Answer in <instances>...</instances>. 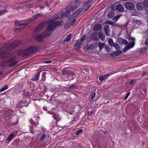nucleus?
<instances>
[{"instance_id": "ea45409f", "label": "nucleus", "mask_w": 148, "mask_h": 148, "mask_svg": "<svg viewBox=\"0 0 148 148\" xmlns=\"http://www.w3.org/2000/svg\"><path fill=\"white\" fill-rule=\"evenodd\" d=\"M104 43H101L99 42L98 44V47H99L100 51H101L103 47L104 46Z\"/></svg>"}, {"instance_id": "6e6552de", "label": "nucleus", "mask_w": 148, "mask_h": 148, "mask_svg": "<svg viewBox=\"0 0 148 148\" xmlns=\"http://www.w3.org/2000/svg\"><path fill=\"white\" fill-rule=\"evenodd\" d=\"M125 8L129 10H133L135 8L134 4L131 2H127L124 4Z\"/></svg>"}, {"instance_id": "09e8293b", "label": "nucleus", "mask_w": 148, "mask_h": 148, "mask_svg": "<svg viewBox=\"0 0 148 148\" xmlns=\"http://www.w3.org/2000/svg\"><path fill=\"white\" fill-rule=\"evenodd\" d=\"M147 48H141L139 51V52L141 53H143L145 52Z\"/></svg>"}, {"instance_id": "aec40b11", "label": "nucleus", "mask_w": 148, "mask_h": 148, "mask_svg": "<svg viewBox=\"0 0 148 148\" xmlns=\"http://www.w3.org/2000/svg\"><path fill=\"white\" fill-rule=\"evenodd\" d=\"M82 44V41L78 39L75 43L74 46L76 48L79 49L80 48Z\"/></svg>"}, {"instance_id": "bf43d9fd", "label": "nucleus", "mask_w": 148, "mask_h": 148, "mask_svg": "<svg viewBox=\"0 0 148 148\" xmlns=\"http://www.w3.org/2000/svg\"><path fill=\"white\" fill-rule=\"evenodd\" d=\"M73 20V21L71 22V24L72 25H74L76 23V20L75 19V18H74V19L73 18L72 20Z\"/></svg>"}, {"instance_id": "a18cd8bd", "label": "nucleus", "mask_w": 148, "mask_h": 148, "mask_svg": "<svg viewBox=\"0 0 148 148\" xmlns=\"http://www.w3.org/2000/svg\"><path fill=\"white\" fill-rule=\"evenodd\" d=\"M17 54L18 56H24V51H20L17 52Z\"/></svg>"}, {"instance_id": "f257e3e1", "label": "nucleus", "mask_w": 148, "mask_h": 148, "mask_svg": "<svg viewBox=\"0 0 148 148\" xmlns=\"http://www.w3.org/2000/svg\"><path fill=\"white\" fill-rule=\"evenodd\" d=\"M19 45L17 42H14L6 46V48H3L0 50L1 57L4 58L8 57L10 55V52L9 51L8 48L10 47L14 48Z\"/></svg>"}, {"instance_id": "7c9ffc66", "label": "nucleus", "mask_w": 148, "mask_h": 148, "mask_svg": "<svg viewBox=\"0 0 148 148\" xmlns=\"http://www.w3.org/2000/svg\"><path fill=\"white\" fill-rule=\"evenodd\" d=\"M122 15L121 14H119L115 16L113 18V20L114 22H116L117 21V19L119 18Z\"/></svg>"}, {"instance_id": "8fccbe9b", "label": "nucleus", "mask_w": 148, "mask_h": 148, "mask_svg": "<svg viewBox=\"0 0 148 148\" xmlns=\"http://www.w3.org/2000/svg\"><path fill=\"white\" fill-rule=\"evenodd\" d=\"M46 135L45 134H43L42 136L40 137V140L41 141H43L44 139L46 138Z\"/></svg>"}, {"instance_id": "6e6d98bb", "label": "nucleus", "mask_w": 148, "mask_h": 148, "mask_svg": "<svg viewBox=\"0 0 148 148\" xmlns=\"http://www.w3.org/2000/svg\"><path fill=\"white\" fill-rule=\"evenodd\" d=\"M46 73H42V80L44 81L45 79V74Z\"/></svg>"}, {"instance_id": "bb28decb", "label": "nucleus", "mask_w": 148, "mask_h": 148, "mask_svg": "<svg viewBox=\"0 0 148 148\" xmlns=\"http://www.w3.org/2000/svg\"><path fill=\"white\" fill-rule=\"evenodd\" d=\"M43 35L42 34H40L36 36V38L38 41L39 42H42V36Z\"/></svg>"}, {"instance_id": "052dcab7", "label": "nucleus", "mask_w": 148, "mask_h": 148, "mask_svg": "<svg viewBox=\"0 0 148 148\" xmlns=\"http://www.w3.org/2000/svg\"><path fill=\"white\" fill-rule=\"evenodd\" d=\"M105 49L107 52H109L110 51V49L108 46L105 47Z\"/></svg>"}, {"instance_id": "423d86ee", "label": "nucleus", "mask_w": 148, "mask_h": 148, "mask_svg": "<svg viewBox=\"0 0 148 148\" xmlns=\"http://www.w3.org/2000/svg\"><path fill=\"white\" fill-rule=\"evenodd\" d=\"M16 58L15 57H12L8 59L7 61V62L10 63L8 64V66L10 67H12L15 65L18 62L17 61H14Z\"/></svg>"}, {"instance_id": "4be33fe9", "label": "nucleus", "mask_w": 148, "mask_h": 148, "mask_svg": "<svg viewBox=\"0 0 148 148\" xmlns=\"http://www.w3.org/2000/svg\"><path fill=\"white\" fill-rule=\"evenodd\" d=\"M66 75L68 76V79H69L70 76L75 75V74L74 73L71 71L70 70H68L66 71Z\"/></svg>"}, {"instance_id": "4468645a", "label": "nucleus", "mask_w": 148, "mask_h": 148, "mask_svg": "<svg viewBox=\"0 0 148 148\" xmlns=\"http://www.w3.org/2000/svg\"><path fill=\"white\" fill-rule=\"evenodd\" d=\"M117 41L118 43L121 45L123 44H128V42L126 40L123 39L121 38H118Z\"/></svg>"}, {"instance_id": "f8f14e48", "label": "nucleus", "mask_w": 148, "mask_h": 148, "mask_svg": "<svg viewBox=\"0 0 148 148\" xmlns=\"http://www.w3.org/2000/svg\"><path fill=\"white\" fill-rule=\"evenodd\" d=\"M90 38L93 40H97L98 38L97 32H95L92 33L90 35Z\"/></svg>"}, {"instance_id": "ddd939ff", "label": "nucleus", "mask_w": 148, "mask_h": 148, "mask_svg": "<svg viewBox=\"0 0 148 148\" xmlns=\"http://www.w3.org/2000/svg\"><path fill=\"white\" fill-rule=\"evenodd\" d=\"M14 22L15 25L18 26H21L23 25H27L29 24V22H27V21L24 23H21L17 20H15Z\"/></svg>"}, {"instance_id": "f03ea898", "label": "nucleus", "mask_w": 148, "mask_h": 148, "mask_svg": "<svg viewBox=\"0 0 148 148\" xmlns=\"http://www.w3.org/2000/svg\"><path fill=\"white\" fill-rule=\"evenodd\" d=\"M51 26L49 24L47 27L46 30L42 33V35L44 37H47L50 36L54 30Z\"/></svg>"}, {"instance_id": "e433bc0d", "label": "nucleus", "mask_w": 148, "mask_h": 148, "mask_svg": "<svg viewBox=\"0 0 148 148\" xmlns=\"http://www.w3.org/2000/svg\"><path fill=\"white\" fill-rule=\"evenodd\" d=\"M6 8V7H5V9L4 10H3L0 11V16L8 12V10H7L5 9Z\"/></svg>"}, {"instance_id": "37998d69", "label": "nucleus", "mask_w": 148, "mask_h": 148, "mask_svg": "<svg viewBox=\"0 0 148 148\" xmlns=\"http://www.w3.org/2000/svg\"><path fill=\"white\" fill-rule=\"evenodd\" d=\"M56 19H57V18H55L54 19H49L47 21V23L48 24H50V23L51 24V23H54V20H56Z\"/></svg>"}, {"instance_id": "5701e85b", "label": "nucleus", "mask_w": 148, "mask_h": 148, "mask_svg": "<svg viewBox=\"0 0 148 148\" xmlns=\"http://www.w3.org/2000/svg\"><path fill=\"white\" fill-rule=\"evenodd\" d=\"M29 49L31 53L36 52L38 49V48L36 47H31Z\"/></svg>"}, {"instance_id": "c85d7f7f", "label": "nucleus", "mask_w": 148, "mask_h": 148, "mask_svg": "<svg viewBox=\"0 0 148 148\" xmlns=\"http://www.w3.org/2000/svg\"><path fill=\"white\" fill-rule=\"evenodd\" d=\"M52 115L53 116L52 117H53V119L56 120L57 121L60 120V118L58 116V114H57L54 113V114H53Z\"/></svg>"}, {"instance_id": "6ab92c4d", "label": "nucleus", "mask_w": 148, "mask_h": 148, "mask_svg": "<svg viewBox=\"0 0 148 148\" xmlns=\"http://www.w3.org/2000/svg\"><path fill=\"white\" fill-rule=\"evenodd\" d=\"M110 74H106L103 75H100L99 76V79L100 81H102L107 79L110 76Z\"/></svg>"}, {"instance_id": "1a4fd4ad", "label": "nucleus", "mask_w": 148, "mask_h": 148, "mask_svg": "<svg viewBox=\"0 0 148 148\" xmlns=\"http://www.w3.org/2000/svg\"><path fill=\"white\" fill-rule=\"evenodd\" d=\"M64 21L63 20H61L60 21H57L54 23H52L50 24L51 26L54 29L55 27L57 26H62Z\"/></svg>"}, {"instance_id": "39448f33", "label": "nucleus", "mask_w": 148, "mask_h": 148, "mask_svg": "<svg viewBox=\"0 0 148 148\" xmlns=\"http://www.w3.org/2000/svg\"><path fill=\"white\" fill-rule=\"evenodd\" d=\"M147 3L145 1L143 2V3L139 2L136 3V7L137 9L139 10H146V9H147Z\"/></svg>"}, {"instance_id": "9b49d317", "label": "nucleus", "mask_w": 148, "mask_h": 148, "mask_svg": "<svg viewBox=\"0 0 148 148\" xmlns=\"http://www.w3.org/2000/svg\"><path fill=\"white\" fill-rule=\"evenodd\" d=\"M129 39L130 40H131L132 41V42L128 44L127 46L128 47H129L130 49L134 47L135 45V39L134 38L131 37L129 38Z\"/></svg>"}, {"instance_id": "4c0bfd02", "label": "nucleus", "mask_w": 148, "mask_h": 148, "mask_svg": "<svg viewBox=\"0 0 148 148\" xmlns=\"http://www.w3.org/2000/svg\"><path fill=\"white\" fill-rule=\"evenodd\" d=\"M21 102H24L23 103H21L23 105H25L24 106V107H27L28 105L29 104V101H21Z\"/></svg>"}, {"instance_id": "680f3d73", "label": "nucleus", "mask_w": 148, "mask_h": 148, "mask_svg": "<svg viewBox=\"0 0 148 148\" xmlns=\"http://www.w3.org/2000/svg\"><path fill=\"white\" fill-rule=\"evenodd\" d=\"M96 94L95 93H92L91 95V99H93L94 97H95Z\"/></svg>"}, {"instance_id": "13d9d810", "label": "nucleus", "mask_w": 148, "mask_h": 148, "mask_svg": "<svg viewBox=\"0 0 148 148\" xmlns=\"http://www.w3.org/2000/svg\"><path fill=\"white\" fill-rule=\"evenodd\" d=\"M136 23L138 25H140L142 23V21L140 20H136Z\"/></svg>"}, {"instance_id": "b1692460", "label": "nucleus", "mask_w": 148, "mask_h": 148, "mask_svg": "<svg viewBox=\"0 0 148 148\" xmlns=\"http://www.w3.org/2000/svg\"><path fill=\"white\" fill-rule=\"evenodd\" d=\"M41 71L37 73L36 74L34 75L32 79V80L34 81L38 80L39 79L40 74Z\"/></svg>"}, {"instance_id": "de8ad7c7", "label": "nucleus", "mask_w": 148, "mask_h": 148, "mask_svg": "<svg viewBox=\"0 0 148 148\" xmlns=\"http://www.w3.org/2000/svg\"><path fill=\"white\" fill-rule=\"evenodd\" d=\"M43 28V27L41 25H39L36 29V31H39Z\"/></svg>"}, {"instance_id": "412c9836", "label": "nucleus", "mask_w": 148, "mask_h": 148, "mask_svg": "<svg viewBox=\"0 0 148 148\" xmlns=\"http://www.w3.org/2000/svg\"><path fill=\"white\" fill-rule=\"evenodd\" d=\"M18 121V118L16 116H15L11 120V124L12 125H16Z\"/></svg>"}, {"instance_id": "5fc2aeb1", "label": "nucleus", "mask_w": 148, "mask_h": 148, "mask_svg": "<svg viewBox=\"0 0 148 148\" xmlns=\"http://www.w3.org/2000/svg\"><path fill=\"white\" fill-rule=\"evenodd\" d=\"M14 30L15 31H17L18 32H20L22 30V28H16L14 29Z\"/></svg>"}, {"instance_id": "2eb2a0df", "label": "nucleus", "mask_w": 148, "mask_h": 148, "mask_svg": "<svg viewBox=\"0 0 148 148\" xmlns=\"http://www.w3.org/2000/svg\"><path fill=\"white\" fill-rule=\"evenodd\" d=\"M104 29L106 35L110 36V31L109 25H105L104 27Z\"/></svg>"}, {"instance_id": "9d476101", "label": "nucleus", "mask_w": 148, "mask_h": 148, "mask_svg": "<svg viewBox=\"0 0 148 148\" xmlns=\"http://www.w3.org/2000/svg\"><path fill=\"white\" fill-rule=\"evenodd\" d=\"M92 1L91 0H88L87 1L84 3L83 6L84 7H87L86 9L84 8V11L86 12L91 7V5L89 4Z\"/></svg>"}, {"instance_id": "3c124183", "label": "nucleus", "mask_w": 148, "mask_h": 148, "mask_svg": "<svg viewBox=\"0 0 148 148\" xmlns=\"http://www.w3.org/2000/svg\"><path fill=\"white\" fill-rule=\"evenodd\" d=\"M105 23L106 24H109L111 25H114V23L112 21L108 20L106 21L105 22Z\"/></svg>"}, {"instance_id": "20e7f679", "label": "nucleus", "mask_w": 148, "mask_h": 148, "mask_svg": "<svg viewBox=\"0 0 148 148\" xmlns=\"http://www.w3.org/2000/svg\"><path fill=\"white\" fill-rule=\"evenodd\" d=\"M14 113L13 111L11 109H8L5 111L3 114L4 119L6 120L11 119L13 116L12 114Z\"/></svg>"}, {"instance_id": "f704fd0d", "label": "nucleus", "mask_w": 148, "mask_h": 148, "mask_svg": "<svg viewBox=\"0 0 148 148\" xmlns=\"http://www.w3.org/2000/svg\"><path fill=\"white\" fill-rule=\"evenodd\" d=\"M114 12H111L108 13L107 16L110 18L112 17L114 15Z\"/></svg>"}, {"instance_id": "7ed1b4c3", "label": "nucleus", "mask_w": 148, "mask_h": 148, "mask_svg": "<svg viewBox=\"0 0 148 148\" xmlns=\"http://www.w3.org/2000/svg\"><path fill=\"white\" fill-rule=\"evenodd\" d=\"M84 8H81L74 12L69 18V21H72V20L74 18H77L79 15L84 11Z\"/></svg>"}, {"instance_id": "a878e982", "label": "nucleus", "mask_w": 148, "mask_h": 148, "mask_svg": "<svg viewBox=\"0 0 148 148\" xmlns=\"http://www.w3.org/2000/svg\"><path fill=\"white\" fill-rule=\"evenodd\" d=\"M78 88V86L76 85H73L72 86H69L67 88V89H68L69 91L70 90H74L75 89H76Z\"/></svg>"}, {"instance_id": "603ef678", "label": "nucleus", "mask_w": 148, "mask_h": 148, "mask_svg": "<svg viewBox=\"0 0 148 148\" xmlns=\"http://www.w3.org/2000/svg\"><path fill=\"white\" fill-rule=\"evenodd\" d=\"M111 9L113 11H115V10H116V5H113L111 7Z\"/></svg>"}, {"instance_id": "473e14b6", "label": "nucleus", "mask_w": 148, "mask_h": 148, "mask_svg": "<svg viewBox=\"0 0 148 148\" xmlns=\"http://www.w3.org/2000/svg\"><path fill=\"white\" fill-rule=\"evenodd\" d=\"M30 52L29 49L24 51V56H28L30 54Z\"/></svg>"}, {"instance_id": "a19ab883", "label": "nucleus", "mask_w": 148, "mask_h": 148, "mask_svg": "<svg viewBox=\"0 0 148 148\" xmlns=\"http://www.w3.org/2000/svg\"><path fill=\"white\" fill-rule=\"evenodd\" d=\"M113 47H114L115 49L117 50H119L120 48L119 45L116 43H114Z\"/></svg>"}, {"instance_id": "dca6fc26", "label": "nucleus", "mask_w": 148, "mask_h": 148, "mask_svg": "<svg viewBox=\"0 0 148 148\" xmlns=\"http://www.w3.org/2000/svg\"><path fill=\"white\" fill-rule=\"evenodd\" d=\"M38 18V16L37 14H34L32 16V17L29 18L28 20L27 21V22H29V23L31 22L34 21Z\"/></svg>"}, {"instance_id": "393cba45", "label": "nucleus", "mask_w": 148, "mask_h": 148, "mask_svg": "<svg viewBox=\"0 0 148 148\" xmlns=\"http://www.w3.org/2000/svg\"><path fill=\"white\" fill-rule=\"evenodd\" d=\"M15 136V135L12 133L10 134L6 139V140L10 142Z\"/></svg>"}, {"instance_id": "e2e57ef3", "label": "nucleus", "mask_w": 148, "mask_h": 148, "mask_svg": "<svg viewBox=\"0 0 148 148\" xmlns=\"http://www.w3.org/2000/svg\"><path fill=\"white\" fill-rule=\"evenodd\" d=\"M130 93L128 92L126 95L125 97L124 98V100H126L128 97L130 95Z\"/></svg>"}, {"instance_id": "0eeeda50", "label": "nucleus", "mask_w": 148, "mask_h": 148, "mask_svg": "<svg viewBox=\"0 0 148 148\" xmlns=\"http://www.w3.org/2000/svg\"><path fill=\"white\" fill-rule=\"evenodd\" d=\"M78 7V6H77L76 4L74 5L70 4L65 8V10L67 12L69 13L70 12H73Z\"/></svg>"}, {"instance_id": "c9c22d12", "label": "nucleus", "mask_w": 148, "mask_h": 148, "mask_svg": "<svg viewBox=\"0 0 148 148\" xmlns=\"http://www.w3.org/2000/svg\"><path fill=\"white\" fill-rule=\"evenodd\" d=\"M116 55V56H118L121 55L122 53V51L121 50H118L114 52Z\"/></svg>"}, {"instance_id": "58836bf2", "label": "nucleus", "mask_w": 148, "mask_h": 148, "mask_svg": "<svg viewBox=\"0 0 148 148\" xmlns=\"http://www.w3.org/2000/svg\"><path fill=\"white\" fill-rule=\"evenodd\" d=\"M24 102H19V103L17 104V106L20 109L21 108H22L23 107H24V106L25 105H23L21 103H23Z\"/></svg>"}, {"instance_id": "79ce46f5", "label": "nucleus", "mask_w": 148, "mask_h": 148, "mask_svg": "<svg viewBox=\"0 0 148 148\" xmlns=\"http://www.w3.org/2000/svg\"><path fill=\"white\" fill-rule=\"evenodd\" d=\"M86 35L85 34L83 36H82L81 38L80 39H79V40H80L82 42L83 41H84L86 39Z\"/></svg>"}, {"instance_id": "c756f323", "label": "nucleus", "mask_w": 148, "mask_h": 148, "mask_svg": "<svg viewBox=\"0 0 148 148\" xmlns=\"http://www.w3.org/2000/svg\"><path fill=\"white\" fill-rule=\"evenodd\" d=\"M71 34H69V35L67 36L66 37V38L64 41V42H68L71 39Z\"/></svg>"}, {"instance_id": "cd10ccee", "label": "nucleus", "mask_w": 148, "mask_h": 148, "mask_svg": "<svg viewBox=\"0 0 148 148\" xmlns=\"http://www.w3.org/2000/svg\"><path fill=\"white\" fill-rule=\"evenodd\" d=\"M86 48L87 49H90L93 50L95 48V46L94 45L90 44L89 45H87Z\"/></svg>"}, {"instance_id": "774afa93", "label": "nucleus", "mask_w": 148, "mask_h": 148, "mask_svg": "<svg viewBox=\"0 0 148 148\" xmlns=\"http://www.w3.org/2000/svg\"><path fill=\"white\" fill-rule=\"evenodd\" d=\"M143 33L144 34L148 33V29H147L145 30L144 31H143Z\"/></svg>"}, {"instance_id": "f3484780", "label": "nucleus", "mask_w": 148, "mask_h": 148, "mask_svg": "<svg viewBox=\"0 0 148 148\" xmlns=\"http://www.w3.org/2000/svg\"><path fill=\"white\" fill-rule=\"evenodd\" d=\"M102 28V25L99 24H97L95 25L93 28L94 31H97L101 30Z\"/></svg>"}, {"instance_id": "c03bdc74", "label": "nucleus", "mask_w": 148, "mask_h": 148, "mask_svg": "<svg viewBox=\"0 0 148 148\" xmlns=\"http://www.w3.org/2000/svg\"><path fill=\"white\" fill-rule=\"evenodd\" d=\"M83 130L82 129H81L79 130H77L76 132V135H78L82 133L83 132Z\"/></svg>"}, {"instance_id": "a211bd4d", "label": "nucleus", "mask_w": 148, "mask_h": 148, "mask_svg": "<svg viewBox=\"0 0 148 148\" xmlns=\"http://www.w3.org/2000/svg\"><path fill=\"white\" fill-rule=\"evenodd\" d=\"M116 10L119 12H122L124 11V8L123 6L121 4H118L116 5Z\"/></svg>"}, {"instance_id": "4d7b16f0", "label": "nucleus", "mask_w": 148, "mask_h": 148, "mask_svg": "<svg viewBox=\"0 0 148 148\" xmlns=\"http://www.w3.org/2000/svg\"><path fill=\"white\" fill-rule=\"evenodd\" d=\"M29 129L30 133H33L34 132L33 131V128L32 125L31 126L29 127Z\"/></svg>"}, {"instance_id": "0e129e2a", "label": "nucleus", "mask_w": 148, "mask_h": 148, "mask_svg": "<svg viewBox=\"0 0 148 148\" xmlns=\"http://www.w3.org/2000/svg\"><path fill=\"white\" fill-rule=\"evenodd\" d=\"M66 69L64 68L63 69L62 72V75L64 76L66 74Z\"/></svg>"}, {"instance_id": "49530a36", "label": "nucleus", "mask_w": 148, "mask_h": 148, "mask_svg": "<svg viewBox=\"0 0 148 148\" xmlns=\"http://www.w3.org/2000/svg\"><path fill=\"white\" fill-rule=\"evenodd\" d=\"M8 86L7 85H5V86H4L0 90V91L1 92H2L8 89Z\"/></svg>"}, {"instance_id": "72a5a7b5", "label": "nucleus", "mask_w": 148, "mask_h": 148, "mask_svg": "<svg viewBox=\"0 0 148 148\" xmlns=\"http://www.w3.org/2000/svg\"><path fill=\"white\" fill-rule=\"evenodd\" d=\"M99 38L103 41H104L105 39V37L102 33L99 32L98 34Z\"/></svg>"}, {"instance_id": "864d4df0", "label": "nucleus", "mask_w": 148, "mask_h": 148, "mask_svg": "<svg viewBox=\"0 0 148 148\" xmlns=\"http://www.w3.org/2000/svg\"><path fill=\"white\" fill-rule=\"evenodd\" d=\"M129 49H130L129 47L126 46L123 49V51L124 53L126 52Z\"/></svg>"}, {"instance_id": "2f4dec72", "label": "nucleus", "mask_w": 148, "mask_h": 148, "mask_svg": "<svg viewBox=\"0 0 148 148\" xmlns=\"http://www.w3.org/2000/svg\"><path fill=\"white\" fill-rule=\"evenodd\" d=\"M108 42L110 46L113 47L114 43L112 39L110 38L108 40Z\"/></svg>"}, {"instance_id": "69168bd1", "label": "nucleus", "mask_w": 148, "mask_h": 148, "mask_svg": "<svg viewBox=\"0 0 148 148\" xmlns=\"http://www.w3.org/2000/svg\"><path fill=\"white\" fill-rule=\"evenodd\" d=\"M145 44L146 46H148V37L145 40Z\"/></svg>"}, {"instance_id": "338daca9", "label": "nucleus", "mask_w": 148, "mask_h": 148, "mask_svg": "<svg viewBox=\"0 0 148 148\" xmlns=\"http://www.w3.org/2000/svg\"><path fill=\"white\" fill-rule=\"evenodd\" d=\"M110 55L111 56H116V55L114 52L110 53Z\"/></svg>"}]
</instances>
